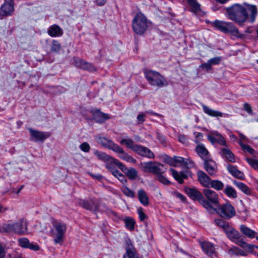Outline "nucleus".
I'll return each mask as SVG.
<instances>
[{
    "label": "nucleus",
    "instance_id": "72a5a7b5",
    "mask_svg": "<svg viewBox=\"0 0 258 258\" xmlns=\"http://www.w3.org/2000/svg\"><path fill=\"white\" fill-rule=\"evenodd\" d=\"M123 221L127 229L130 231H133L134 229L136 222L133 218L127 217L125 218Z\"/></svg>",
    "mask_w": 258,
    "mask_h": 258
},
{
    "label": "nucleus",
    "instance_id": "5fc2aeb1",
    "mask_svg": "<svg viewBox=\"0 0 258 258\" xmlns=\"http://www.w3.org/2000/svg\"><path fill=\"white\" fill-rule=\"evenodd\" d=\"M183 165L187 168H191L194 167L195 163L190 159L188 158H184V162L183 164Z\"/></svg>",
    "mask_w": 258,
    "mask_h": 258
},
{
    "label": "nucleus",
    "instance_id": "a19ab883",
    "mask_svg": "<svg viewBox=\"0 0 258 258\" xmlns=\"http://www.w3.org/2000/svg\"><path fill=\"white\" fill-rule=\"evenodd\" d=\"M167 162L170 164H173V162L178 163L183 165L184 158L179 156H174L173 158H168Z\"/></svg>",
    "mask_w": 258,
    "mask_h": 258
},
{
    "label": "nucleus",
    "instance_id": "f8f14e48",
    "mask_svg": "<svg viewBox=\"0 0 258 258\" xmlns=\"http://www.w3.org/2000/svg\"><path fill=\"white\" fill-rule=\"evenodd\" d=\"M95 140L98 144H100L102 146L112 151L119 149L117 144L114 143L112 141L107 139L105 137L98 136L96 137Z\"/></svg>",
    "mask_w": 258,
    "mask_h": 258
},
{
    "label": "nucleus",
    "instance_id": "7c9ffc66",
    "mask_svg": "<svg viewBox=\"0 0 258 258\" xmlns=\"http://www.w3.org/2000/svg\"><path fill=\"white\" fill-rule=\"evenodd\" d=\"M233 184L240 190H241L246 195H249L251 194V190L244 183L237 181H234Z\"/></svg>",
    "mask_w": 258,
    "mask_h": 258
},
{
    "label": "nucleus",
    "instance_id": "e433bc0d",
    "mask_svg": "<svg viewBox=\"0 0 258 258\" xmlns=\"http://www.w3.org/2000/svg\"><path fill=\"white\" fill-rule=\"evenodd\" d=\"M229 253L232 255H247V251L243 250L237 247H233L229 250Z\"/></svg>",
    "mask_w": 258,
    "mask_h": 258
},
{
    "label": "nucleus",
    "instance_id": "4468645a",
    "mask_svg": "<svg viewBox=\"0 0 258 258\" xmlns=\"http://www.w3.org/2000/svg\"><path fill=\"white\" fill-rule=\"evenodd\" d=\"M125 248L126 252L123 255V258H139L130 239H126Z\"/></svg>",
    "mask_w": 258,
    "mask_h": 258
},
{
    "label": "nucleus",
    "instance_id": "bb28decb",
    "mask_svg": "<svg viewBox=\"0 0 258 258\" xmlns=\"http://www.w3.org/2000/svg\"><path fill=\"white\" fill-rule=\"evenodd\" d=\"M106 167L116 177H117L122 183L126 182V179L124 176L118 170L112 167L109 164L106 165Z\"/></svg>",
    "mask_w": 258,
    "mask_h": 258
},
{
    "label": "nucleus",
    "instance_id": "c03bdc74",
    "mask_svg": "<svg viewBox=\"0 0 258 258\" xmlns=\"http://www.w3.org/2000/svg\"><path fill=\"white\" fill-rule=\"evenodd\" d=\"M166 168L162 164L157 163L156 166L153 170V173L159 175H162L161 173L165 172Z\"/></svg>",
    "mask_w": 258,
    "mask_h": 258
},
{
    "label": "nucleus",
    "instance_id": "6e6552de",
    "mask_svg": "<svg viewBox=\"0 0 258 258\" xmlns=\"http://www.w3.org/2000/svg\"><path fill=\"white\" fill-rule=\"evenodd\" d=\"M215 210L222 217L227 219H230L235 215L234 207L229 203L218 205V208Z\"/></svg>",
    "mask_w": 258,
    "mask_h": 258
},
{
    "label": "nucleus",
    "instance_id": "5701e85b",
    "mask_svg": "<svg viewBox=\"0 0 258 258\" xmlns=\"http://www.w3.org/2000/svg\"><path fill=\"white\" fill-rule=\"evenodd\" d=\"M198 155L204 161L209 157V153L205 146L202 144H199L196 148Z\"/></svg>",
    "mask_w": 258,
    "mask_h": 258
},
{
    "label": "nucleus",
    "instance_id": "f03ea898",
    "mask_svg": "<svg viewBox=\"0 0 258 258\" xmlns=\"http://www.w3.org/2000/svg\"><path fill=\"white\" fill-rule=\"evenodd\" d=\"M212 24L216 29L224 33H229L232 36L241 39L245 37V35L240 33L231 22L217 20L213 21Z\"/></svg>",
    "mask_w": 258,
    "mask_h": 258
},
{
    "label": "nucleus",
    "instance_id": "de8ad7c7",
    "mask_svg": "<svg viewBox=\"0 0 258 258\" xmlns=\"http://www.w3.org/2000/svg\"><path fill=\"white\" fill-rule=\"evenodd\" d=\"M245 160L251 167L255 170H258V159H253L247 158L245 159Z\"/></svg>",
    "mask_w": 258,
    "mask_h": 258
},
{
    "label": "nucleus",
    "instance_id": "423d86ee",
    "mask_svg": "<svg viewBox=\"0 0 258 258\" xmlns=\"http://www.w3.org/2000/svg\"><path fill=\"white\" fill-rule=\"evenodd\" d=\"M228 238L243 248L251 249L252 246L242 240L240 233L232 227L229 226L225 231Z\"/></svg>",
    "mask_w": 258,
    "mask_h": 258
},
{
    "label": "nucleus",
    "instance_id": "774afa93",
    "mask_svg": "<svg viewBox=\"0 0 258 258\" xmlns=\"http://www.w3.org/2000/svg\"><path fill=\"white\" fill-rule=\"evenodd\" d=\"M238 133L240 137L239 141H240L242 142V141L248 142V139L245 135H243L242 133L240 132H238Z\"/></svg>",
    "mask_w": 258,
    "mask_h": 258
},
{
    "label": "nucleus",
    "instance_id": "69168bd1",
    "mask_svg": "<svg viewBox=\"0 0 258 258\" xmlns=\"http://www.w3.org/2000/svg\"><path fill=\"white\" fill-rule=\"evenodd\" d=\"M155 155L154 153L151 151L150 150L147 149L146 148V158L153 159L154 158Z\"/></svg>",
    "mask_w": 258,
    "mask_h": 258
},
{
    "label": "nucleus",
    "instance_id": "aec40b11",
    "mask_svg": "<svg viewBox=\"0 0 258 258\" xmlns=\"http://www.w3.org/2000/svg\"><path fill=\"white\" fill-rule=\"evenodd\" d=\"M91 112L93 115L94 119L98 122H103L109 118V116L107 114H105L102 112L99 109H95L92 110Z\"/></svg>",
    "mask_w": 258,
    "mask_h": 258
},
{
    "label": "nucleus",
    "instance_id": "0eeeda50",
    "mask_svg": "<svg viewBox=\"0 0 258 258\" xmlns=\"http://www.w3.org/2000/svg\"><path fill=\"white\" fill-rule=\"evenodd\" d=\"M133 28L134 32L139 35L144 34L145 31V17L141 13H138L133 20Z\"/></svg>",
    "mask_w": 258,
    "mask_h": 258
},
{
    "label": "nucleus",
    "instance_id": "ea45409f",
    "mask_svg": "<svg viewBox=\"0 0 258 258\" xmlns=\"http://www.w3.org/2000/svg\"><path fill=\"white\" fill-rule=\"evenodd\" d=\"M61 49V45L60 43L56 40H53L51 42V51L58 53Z\"/></svg>",
    "mask_w": 258,
    "mask_h": 258
},
{
    "label": "nucleus",
    "instance_id": "6e6d98bb",
    "mask_svg": "<svg viewBox=\"0 0 258 258\" xmlns=\"http://www.w3.org/2000/svg\"><path fill=\"white\" fill-rule=\"evenodd\" d=\"M80 149L85 152H88L90 150V146L87 142H84L80 146Z\"/></svg>",
    "mask_w": 258,
    "mask_h": 258
},
{
    "label": "nucleus",
    "instance_id": "e2e57ef3",
    "mask_svg": "<svg viewBox=\"0 0 258 258\" xmlns=\"http://www.w3.org/2000/svg\"><path fill=\"white\" fill-rule=\"evenodd\" d=\"M243 108L249 114H251L252 110L250 105L247 102H245L243 104Z\"/></svg>",
    "mask_w": 258,
    "mask_h": 258
},
{
    "label": "nucleus",
    "instance_id": "79ce46f5",
    "mask_svg": "<svg viewBox=\"0 0 258 258\" xmlns=\"http://www.w3.org/2000/svg\"><path fill=\"white\" fill-rule=\"evenodd\" d=\"M198 201L206 209H211L212 208L211 205L212 203L208 200L205 199L203 195L202 196V197L200 198Z\"/></svg>",
    "mask_w": 258,
    "mask_h": 258
},
{
    "label": "nucleus",
    "instance_id": "ddd939ff",
    "mask_svg": "<svg viewBox=\"0 0 258 258\" xmlns=\"http://www.w3.org/2000/svg\"><path fill=\"white\" fill-rule=\"evenodd\" d=\"M204 168L208 174L213 177L216 176L218 169L216 163L211 159H206L204 161Z\"/></svg>",
    "mask_w": 258,
    "mask_h": 258
},
{
    "label": "nucleus",
    "instance_id": "f704fd0d",
    "mask_svg": "<svg viewBox=\"0 0 258 258\" xmlns=\"http://www.w3.org/2000/svg\"><path fill=\"white\" fill-rule=\"evenodd\" d=\"M187 4L194 13H198L201 11V6L196 0H186Z\"/></svg>",
    "mask_w": 258,
    "mask_h": 258
},
{
    "label": "nucleus",
    "instance_id": "8fccbe9b",
    "mask_svg": "<svg viewBox=\"0 0 258 258\" xmlns=\"http://www.w3.org/2000/svg\"><path fill=\"white\" fill-rule=\"evenodd\" d=\"M122 191L128 197L134 198L135 197V192L126 186H124Z\"/></svg>",
    "mask_w": 258,
    "mask_h": 258
},
{
    "label": "nucleus",
    "instance_id": "a211bd4d",
    "mask_svg": "<svg viewBox=\"0 0 258 258\" xmlns=\"http://www.w3.org/2000/svg\"><path fill=\"white\" fill-rule=\"evenodd\" d=\"M47 33L52 37H60L63 35V30L57 25H52L49 27Z\"/></svg>",
    "mask_w": 258,
    "mask_h": 258
},
{
    "label": "nucleus",
    "instance_id": "4be33fe9",
    "mask_svg": "<svg viewBox=\"0 0 258 258\" xmlns=\"http://www.w3.org/2000/svg\"><path fill=\"white\" fill-rule=\"evenodd\" d=\"M203 250L208 255L213 256L215 254L214 245L209 242H203L201 243Z\"/></svg>",
    "mask_w": 258,
    "mask_h": 258
},
{
    "label": "nucleus",
    "instance_id": "2f4dec72",
    "mask_svg": "<svg viewBox=\"0 0 258 258\" xmlns=\"http://www.w3.org/2000/svg\"><path fill=\"white\" fill-rule=\"evenodd\" d=\"M240 230L244 235H246L249 238H252L254 237L255 236L256 232L254 231L251 230L244 225L240 226Z\"/></svg>",
    "mask_w": 258,
    "mask_h": 258
},
{
    "label": "nucleus",
    "instance_id": "c756f323",
    "mask_svg": "<svg viewBox=\"0 0 258 258\" xmlns=\"http://www.w3.org/2000/svg\"><path fill=\"white\" fill-rule=\"evenodd\" d=\"M203 109L204 111V112L209 116H213V117H222L223 116V113L213 110L209 107L203 105H202Z\"/></svg>",
    "mask_w": 258,
    "mask_h": 258
},
{
    "label": "nucleus",
    "instance_id": "a878e982",
    "mask_svg": "<svg viewBox=\"0 0 258 258\" xmlns=\"http://www.w3.org/2000/svg\"><path fill=\"white\" fill-rule=\"evenodd\" d=\"M122 166L117 165L124 173L126 174L127 177L131 179L134 180L137 177V171L134 168L128 169L122 163Z\"/></svg>",
    "mask_w": 258,
    "mask_h": 258
},
{
    "label": "nucleus",
    "instance_id": "7ed1b4c3",
    "mask_svg": "<svg viewBox=\"0 0 258 258\" xmlns=\"http://www.w3.org/2000/svg\"><path fill=\"white\" fill-rule=\"evenodd\" d=\"M53 229L51 232L53 237V241L55 244H62L63 242L65 233L67 231V224L60 221L53 220L52 221Z\"/></svg>",
    "mask_w": 258,
    "mask_h": 258
},
{
    "label": "nucleus",
    "instance_id": "412c9836",
    "mask_svg": "<svg viewBox=\"0 0 258 258\" xmlns=\"http://www.w3.org/2000/svg\"><path fill=\"white\" fill-rule=\"evenodd\" d=\"M19 245L24 248H28L34 250H38L39 246L37 244H33L31 243L29 240L25 237L20 238L18 240Z\"/></svg>",
    "mask_w": 258,
    "mask_h": 258
},
{
    "label": "nucleus",
    "instance_id": "20e7f679",
    "mask_svg": "<svg viewBox=\"0 0 258 258\" xmlns=\"http://www.w3.org/2000/svg\"><path fill=\"white\" fill-rule=\"evenodd\" d=\"M79 205L83 208L93 211L95 213L98 212L110 211L105 204L100 205L99 200L96 199H92L90 200H80Z\"/></svg>",
    "mask_w": 258,
    "mask_h": 258
},
{
    "label": "nucleus",
    "instance_id": "49530a36",
    "mask_svg": "<svg viewBox=\"0 0 258 258\" xmlns=\"http://www.w3.org/2000/svg\"><path fill=\"white\" fill-rule=\"evenodd\" d=\"M132 150L142 156H144L145 155V148L142 146L135 145Z\"/></svg>",
    "mask_w": 258,
    "mask_h": 258
},
{
    "label": "nucleus",
    "instance_id": "bf43d9fd",
    "mask_svg": "<svg viewBox=\"0 0 258 258\" xmlns=\"http://www.w3.org/2000/svg\"><path fill=\"white\" fill-rule=\"evenodd\" d=\"M156 164L151 162H146V169H148L151 172H153V170L154 167H156Z\"/></svg>",
    "mask_w": 258,
    "mask_h": 258
},
{
    "label": "nucleus",
    "instance_id": "dca6fc26",
    "mask_svg": "<svg viewBox=\"0 0 258 258\" xmlns=\"http://www.w3.org/2000/svg\"><path fill=\"white\" fill-rule=\"evenodd\" d=\"M197 176L201 184L205 187H210L212 180L209 176L203 171H198Z\"/></svg>",
    "mask_w": 258,
    "mask_h": 258
},
{
    "label": "nucleus",
    "instance_id": "f3484780",
    "mask_svg": "<svg viewBox=\"0 0 258 258\" xmlns=\"http://www.w3.org/2000/svg\"><path fill=\"white\" fill-rule=\"evenodd\" d=\"M13 224L14 233L23 234L27 231V223L25 221L20 220Z\"/></svg>",
    "mask_w": 258,
    "mask_h": 258
},
{
    "label": "nucleus",
    "instance_id": "9d476101",
    "mask_svg": "<svg viewBox=\"0 0 258 258\" xmlns=\"http://www.w3.org/2000/svg\"><path fill=\"white\" fill-rule=\"evenodd\" d=\"M94 154L100 160L104 162L112 163L116 165H119L120 166L122 167V163L120 162L106 154L105 153L95 150L94 152Z\"/></svg>",
    "mask_w": 258,
    "mask_h": 258
},
{
    "label": "nucleus",
    "instance_id": "a18cd8bd",
    "mask_svg": "<svg viewBox=\"0 0 258 258\" xmlns=\"http://www.w3.org/2000/svg\"><path fill=\"white\" fill-rule=\"evenodd\" d=\"M240 146L241 147V149L244 151L248 152L251 155H253L255 153L254 150H253L250 146L247 144H244L243 143V142H241L240 141L238 142Z\"/></svg>",
    "mask_w": 258,
    "mask_h": 258
},
{
    "label": "nucleus",
    "instance_id": "9b49d317",
    "mask_svg": "<svg viewBox=\"0 0 258 258\" xmlns=\"http://www.w3.org/2000/svg\"><path fill=\"white\" fill-rule=\"evenodd\" d=\"M14 11V0H5L0 9V16H8L12 14Z\"/></svg>",
    "mask_w": 258,
    "mask_h": 258
},
{
    "label": "nucleus",
    "instance_id": "864d4df0",
    "mask_svg": "<svg viewBox=\"0 0 258 258\" xmlns=\"http://www.w3.org/2000/svg\"><path fill=\"white\" fill-rule=\"evenodd\" d=\"M74 65L80 69H82L83 66L84 65V63L85 62V60L83 59H81L79 58L78 57H74Z\"/></svg>",
    "mask_w": 258,
    "mask_h": 258
},
{
    "label": "nucleus",
    "instance_id": "b1692460",
    "mask_svg": "<svg viewBox=\"0 0 258 258\" xmlns=\"http://www.w3.org/2000/svg\"><path fill=\"white\" fill-rule=\"evenodd\" d=\"M170 171L174 179L180 184H181L183 182L184 179L187 178V174L188 173V171L178 172L177 171L173 169H170Z\"/></svg>",
    "mask_w": 258,
    "mask_h": 258
},
{
    "label": "nucleus",
    "instance_id": "6ab92c4d",
    "mask_svg": "<svg viewBox=\"0 0 258 258\" xmlns=\"http://www.w3.org/2000/svg\"><path fill=\"white\" fill-rule=\"evenodd\" d=\"M219 154L223 158H225L228 161L235 163L236 162L234 155L229 148L226 147L221 149Z\"/></svg>",
    "mask_w": 258,
    "mask_h": 258
},
{
    "label": "nucleus",
    "instance_id": "052dcab7",
    "mask_svg": "<svg viewBox=\"0 0 258 258\" xmlns=\"http://www.w3.org/2000/svg\"><path fill=\"white\" fill-rule=\"evenodd\" d=\"M158 178L159 181L164 184H169L170 183V181L163 175H159Z\"/></svg>",
    "mask_w": 258,
    "mask_h": 258
},
{
    "label": "nucleus",
    "instance_id": "58836bf2",
    "mask_svg": "<svg viewBox=\"0 0 258 258\" xmlns=\"http://www.w3.org/2000/svg\"><path fill=\"white\" fill-rule=\"evenodd\" d=\"M214 221L215 224L219 227L222 228L224 231L230 226L228 222L223 219H215Z\"/></svg>",
    "mask_w": 258,
    "mask_h": 258
},
{
    "label": "nucleus",
    "instance_id": "338daca9",
    "mask_svg": "<svg viewBox=\"0 0 258 258\" xmlns=\"http://www.w3.org/2000/svg\"><path fill=\"white\" fill-rule=\"evenodd\" d=\"M174 196L180 199L182 202H185L186 200V198L184 195L182 194L179 193V192H176L174 194Z\"/></svg>",
    "mask_w": 258,
    "mask_h": 258
},
{
    "label": "nucleus",
    "instance_id": "09e8293b",
    "mask_svg": "<svg viewBox=\"0 0 258 258\" xmlns=\"http://www.w3.org/2000/svg\"><path fill=\"white\" fill-rule=\"evenodd\" d=\"M2 231L8 233L14 232V224H5L2 227Z\"/></svg>",
    "mask_w": 258,
    "mask_h": 258
},
{
    "label": "nucleus",
    "instance_id": "39448f33",
    "mask_svg": "<svg viewBox=\"0 0 258 258\" xmlns=\"http://www.w3.org/2000/svg\"><path fill=\"white\" fill-rule=\"evenodd\" d=\"M146 79L151 85L158 88L163 87L168 84L166 79L155 71H146Z\"/></svg>",
    "mask_w": 258,
    "mask_h": 258
},
{
    "label": "nucleus",
    "instance_id": "13d9d810",
    "mask_svg": "<svg viewBox=\"0 0 258 258\" xmlns=\"http://www.w3.org/2000/svg\"><path fill=\"white\" fill-rule=\"evenodd\" d=\"M138 213L139 214V218L141 221H144L145 219V215L144 213V209L143 208L139 207L138 208Z\"/></svg>",
    "mask_w": 258,
    "mask_h": 258
},
{
    "label": "nucleus",
    "instance_id": "2eb2a0df",
    "mask_svg": "<svg viewBox=\"0 0 258 258\" xmlns=\"http://www.w3.org/2000/svg\"><path fill=\"white\" fill-rule=\"evenodd\" d=\"M203 194L206 198L212 204H218V195L215 191L209 188H206L203 190Z\"/></svg>",
    "mask_w": 258,
    "mask_h": 258
},
{
    "label": "nucleus",
    "instance_id": "603ef678",
    "mask_svg": "<svg viewBox=\"0 0 258 258\" xmlns=\"http://www.w3.org/2000/svg\"><path fill=\"white\" fill-rule=\"evenodd\" d=\"M82 69L91 71V72L96 71L95 68H94V67L93 66V65L92 64L88 63L86 61H85Z\"/></svg>",
    "mask_w": 258,
    "mask_h": 258
},
{
    "label": "nucleus",
    "instance_id": "c85d7f7f",
    "mask_svg": "<svg viewBox=\"0 0 258 258\" xmlns=\"http://www.w3.org/2000/svg\"><path fill=\"white\" fill-rule=\"evenodd\" d=\"M118 148H119V149H117L116 150H115V151H113L115 153L120 154L119 157L120 158L128 162L134 163L136 162V160L135 159H134L132 157L128 155L125 152H124L123 150L118 145Z\"/></svg>",
    "mask_w": 258,
    "mask_h": 258
},
{
    "label": "nucleus",
    "instance_id": "4d7b16f0",
    "mask_svg": "<svg viewBox=\"0 0 258 258\" xmlns=\"http://www.w3.org/2000/svg\"><path fill=\"white\" fill-rule=\"evenodd\" d=\"M209 63L212 65H216L220 63L221 61V58L220 57H215L208 60Z\"/></svg>",
    "mask_w": 258,
    "mask_h": 258
},
{
    "label": "nucleus",
    "instance_id": "c9c22d12",
    "mask_svg": "<svg viewBox=\"0 0 258 258\" xmlns=\"http://www.w3.org/2000/svg\"><path fill=\"white\" fill-rule=\"evenodd\" d=\"M210 187L216 190H222L224 187V183L219 180H212Z\"/></svg>",
    "mask_w": 258,
    "mask_h": 258
},
{
    "label": "nucleus",
    "instance_id": "cd10ccee",
    "mask_svg": "<svg viewBox=\"0 0 258 258\" xmlns=\"http://www.w3.org/2000/svg\"><path fill=\"white\" fill-rule=\"evenodd\" d=\"M185 190L186 194L194 200L198 201L203 195L201 192L194 188L186 187Z\"/></svg>",
    "mask_w": 258,
    "mask_h": 258
},
{
    "label": "nucleus",
    "instance_id": "473e14b6",
    "mask_svg": "<svg viewBox=\"0 0 258 258\" xmlns=\"http://www.w3.org/2000/svg\"><path fill=\"white\" fill-rule=\"evenodd\" d=\"M224 192L229 198L236 199L237 197L235 189L229 185L226 186Z\"/></svg>",
    "mask_w": 258,
    "mask_h": 258
},
{
    "label": "nucleus",
    "instance_id": "f257e3e1",
    "mask_svg": "<svg viewBox=\"0 0 258 258\" xmlns=\"http://www.w3.org/2000/svg\"><path fill=\"white\" fill-rule=\"evenodd\" d=\"M227 17L230 20L242 26L248 19V12L250 13L249 21H255L257 9L255 6L248 5L246 8L239 4H234L226 9Z\"/></svg>",
    "mask_w": 258,
    "mask_h": 258
},
{
    "label": "nucleus",
    "instance_id": "680f3d73",
    "mask_svg": "<svg viewBox=\"0 0 258 258\" xmlns=\"http://www.w3.org/2000/svg\"><path fill=\"white\" fill-rule=\"evenodd\" d=\"M208 139L212 144L217 143L216 137L214 136V131L211 132L208 136Z\"/></svg>",
    "mask_w": 258,
    "mask_h": 258
},
{
    "label": "nucleus",
    "instance_id": "4c0bfd02",
    "mask_svg": "<svg viewBox=\"0 0 258 258\" xmlns=\"http://www.w3.org/2000/svg\"><path fill=\"white\" fill-rule=\"evenodd\" d=\"M214 136L216 137V142L220 145L227 146L226 142L224 138L218 132L214 131Z\"/></svg>",
    "mask_w": 258,
    "mask_h": 258
},
{
    "label": "nucleus",
    "instance_id": "1a4fd4ad",
    "mask_svg": "<svg viewBox=\"0 0 258 258\" xmlns=\"http://www.w3.org/2000/svg\"><path fill=\"white\" fill-rule=\"evenodd\" d=\"M29 131L30 133V140L32 141L43 142L50 136L49 132H42L32 128H29Z\"/></svg>",
    "mask_w": 258,
    "mask_h": 258
},
{
    "label": "nucleus",
    "instance_id": "37998d69",
    "mask_svg": "<svg viewBox=\"0 0 258 258\" xmlns=\"http://www.w3.org/2000/svg\"><path fill=\"white\" fill-rule=\"evenodd\" d=\"M120 144L121 145H125L126 147L132 150L133 147L134 146V141L133 140L129 138H126L125 139H122L120 141Z\"/></svg>",
    "mask_w": 258,
    "mask_h": 258
},
{
    "label": "nucleus",
    "instance_id": "0e129e2a",
    "mask_svg": "<svg viewBox=\"0 0 258 258\" xmlns=\"http://www.w3.org/2000/svg\"><path fill=\"white\" fill-rule=\"evenodd\" d=\"M200 67L205 69L207 71H210L212 69V65L209 63V61H208L206 63H202L200 66Z\"/></svg>",
    "mask_w": 258,
    "mask_h": 258
},
{
    "label": "nucleus",
    "instance_id": "3c124183",
    "mask_svg": "<svg viewBox=\"0 0 258 258\" xmlns=\"http://www.w3.org/2000/svg\"><path fill=\"white\" fill-rule=\"evenodd\" d=\"M138 198L140 202L143 205H145V192L143 189L139 190Z\"/></svg>",
    "mask_w": 258,
    "mask_h": 258
},
{
    "label": "nucleus",
    "instance_id": "393cba45",
    "mask_svg": "<svg viewBox=\"0 0 258 258\" xmlns=\"http://www.w3.org/2000/svg\"><path fill=\"white\" fill-rule=\"evenodd\" d=\"M226 168L228 172L234 177L240 179H243L244 178V175L237 167L231 165H228Z\"/></svg>",
    "mask_w": 258,
    "mask_h": 258
}]
</instances>
